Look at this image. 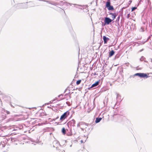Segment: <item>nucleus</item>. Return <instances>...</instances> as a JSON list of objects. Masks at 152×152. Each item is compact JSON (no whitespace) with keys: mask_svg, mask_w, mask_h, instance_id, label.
<instances>
[{"mask_svg":"<svg viewBox=\"0 0 152 152\" xmlns=\"http://www.w3.org/2000/svg\"><path fill=\"white\" fill-rule=\"evenodd\" d=\"M2 152H5V150H3Z\"/></svg>","mask_w":152,"mask_h":152,"instance_id":"nucleus-17","label":"nucleus"},{"mask_svg":"<svg viewBox=\"0 0 152 152\" xmlns=\"http://www.w3.org/2000/svg\"><path fill=\"white\" fill-rule=\"evenodd\" d=\"M109 15H111L112 16V20H113L115 18L116 16H117V14H116V13H113L111 12L109 13Z\"/></svg>","mask_w":152,"mask_h":152,"instance_id":"nucleus-6","label":"nucleus"},{"mask_svg":"<svg viewBox=\"0 0 152 152\" xmlns=\"http://www.w3.org/2000/svg\"><path fill=\"white\" fill-rule=\"evenodd\" d=\"M68 124L69 125H70L71 126H74L75 125V121L73 119H72V120L69 121Z\"/></svg>","mask_w":152,"mask_h":152,"instance_id":"nucleus-5","label":"nucleus"},{"mask_svg":"<svg viewBox=\"0 0 152 152\" xmlns=\"http://www.w3.org/2000/svg\"><path fill=\"white\" fill-rule=\"evenodd\" d=\"M106 7L109 10H114L113 7L110 5V0H107V1L106 3Z\"/></svg>","mask_w":152,"mask_h":152,"instance_id":"nucleus-2","label":"nucleus"},{"mask_svg":"<svg viewBox=\"0 0 152 152\" xmlns=\"http://www.w3.org/2000/svg\"><path fill=\"white\" fill-rule=\"evenodd\" d=\"M102 118H96V121H95V122L96 123H99L102 120Z\"/></svg>","mask_w":152,"mask_h":152,"instance_id":"nucleus-11","label":"nucleus"},{"mask_svg":"<svg viewBox=\"0 0 152 152\" xmlns=\"http://www.w3.org/2000/svg\"><path fill=\"white\" fill-rule=\"evenodd\" d=\"M81 80H77L76 82V84L77 85H79L81 83Z\"/></svg>","mask_w":152,"mask_h":152,"instance_id":"nucleus-13","label":"nucleus"},{"mask_svg":"<svg viewBox=\"0 0 152 152\" xmlns=\"http://www.w3.org/2000/svg\"><path fill=\"white\" fill-rule=\"evenodd\" d=\"M6 117L5 114H3L0 116V119L1 120H2L5 119Z\"/></svg>","mask_w":152,"mask_h":152,"instance_id":"nucleus-8","label":"nucleus"},{"mask_svg":"<svg viewBox=\"0 0 152 152\" xmlns=\"http://www.w3.org/2000/svg\"><path fill=\"white\" fill-rule=\"evenodd\" d=\"M6 113H7V114H10V112H9V111H7L6 112Z\"/></svg>","mask_w":152,"mask_h":152,"instance_id":"nucleus-15","label":"nucleus"},{"mask_svg":"<svg viewBox=\"0 0 152 152\" xmlns=\"http://www.w3.org/2000/svg\"><path fill=\"white\" fill-rule=\"evenodd\" d=\"M137 9V7H132V12L133 11H134L136 9Z\"/></svg>","mask_w":152,"mask_h":152,"instance_id":"nucleus-14","label":"nucleus"},{"mask_svg":"<svg viewBox=\"0 0 152 152\" xmlns=\"http://www.w3.org/2000/svg\"><path fill=\"white\" fill-rule=\"evenodd\" d=\"M135 76H138L141 77L147 78L148 76L147 75L144 73H137L134 75Z\"/></svg>","mask_w":152,"mask_h":152,"instance_id":"nucleus-3","label":"nucleus"},{"mask_svg":"<svg viewBox=\"0 0 152 152\" xmlns=\"http://www.w3.org/2000/svg\"><path fill=\"white\" fill-rule=\"evenodd\" d=\"M112 20L109 18L106 17L105 18V23L108 24L110 23H111Z\"/></svg>","mask_w":152,"mask_h":152,"instance_id":"nucleus-4","label":"nucleus"},{"mask_svg":"<svg viewBox=\"0 0 152 152\" xmlns=\"http://www.w3.org/2000/svg\"><path fill=\"white\" fill-rule=\"evenodd\" d=\"M103 39L104 44L107 43V41L109 39V38L106 37L105 36H103Z\"/></svg>","mask_w":152,"mask_h":152,"instance_id":"nucleus-7","label":"nucleus"},{"mask_svg":"<svg viewBox=\"0 0 152 152\" xmlns=\"http://www.w3.org/2000/svg\"><path fill=\"white\" fill-rule=\"evenodd\" d=\"M69 114V111H67L66 112L64 113L61 116L60 120L61 121H62L65 119H66L68 117V116Z\"/></svg>","mask_w":152,"mask_h":152,"instance_id":"nucleus-1","label":"nucleus"},{"mask_svg":"<svg viewBox=\"0 0 152 152\" xmlns=\"http://www.w3.org/2000/svg\"><path fill=\"white\" fill-rule=\"evenodd\" d=\"M115 53V52L113 50H112L109 53V57H111L114 55Z\"/></svg>","mask_w":152,"mask_h":152,"instance_id":"nucleus-9","label":"nucleus"},{"mask_svg":"<svg viewBox=\"0 0 152 152\" xmlns=\"http://www.w3.org/2000/svg\"><path fill=\"white\" fill-rule=\"evenodd\" d=\"M22 5V4H18L19 6H20Z\"/></svg>","mask_w":152,"mask_h":152,"instance_id":"nucleus-16","label":"nucleus"},{"mask_svg":"<svg viewBox=\"0 0 152 152\" xmlns=\"http://www.w3.org/2000/svg\"><path fill=\"white\" fill-rule=\"evenodd\" d=\"M99 83V81H97L96 82L94 83L92 85L91 87H93L96 86L98 85Z\"/></svg>","mask_w":152,"mask_h":152,"instance_id":"nucleus-10","label":"nucleus"},{"mask_svg":"<svg viewBox=\"0 0 152 152\" xmlns=\"http://www.w3.org/2000/svg\"><path fill=\"white\" fill-rule=\"evenodd\" d=\"M62 133L65 134L66 133V131L64 128H63L62 129Z\"/></svg>","mask_w":152,"mask_h":152,"instance_id":"nucleus-12","label":"nucleus"},{"mask_svg":"<svg viewBox=\"0 0 152 152\" xmlns=\"http://www.w3.org/2000/svg\"><path fill=\"white\" fill-rule=\"evenodd\" d=\"M3 146V147H4V146Z\"/></svg>","mask_w":152,"mask_h":152,"instance_id":"nucleus-18","label":"nucleus"}]
</instances>
